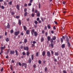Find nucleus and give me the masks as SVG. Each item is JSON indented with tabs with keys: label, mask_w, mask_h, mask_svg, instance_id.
<instances>
[{
	"label": "nucleus",
	"mask_w": 73,
	"mask_h": 73,
	"mask_svg": "<svg viewBox=\"0 0 73 73\" xmlns=\"http://www.w3.org/2000/svg\"><path fill=\"white\" fill-rule=\"evenodd\" d=\"M47 54L48 57H50V53L49 51H47Z\"/></svg>",
	"instance_id": "nucleus-1"
},
{
	"label": "nucleus",
	"mask_w": 73,
	"mask_h": 73,
	"mask_svg": "<svg viewBox=\"0 0 73 73\" xmlns=\"http://www.w3.org/2000/svg\"><path fill=\"white\" fill-rule=\"evenodd\" d=\"M22 66H25V68H27V64H26V63H22Z\"/></svg>",
	"instance_id": "nucleus-2"
},
{
	"label": "nucleus",
	"mask_w": 73,
	"mask_h": 73,
	"mask_svg": "<svg viewBox=\"0 0 73 73\" xmlns=\"http://www.w3.org/2000/svg\"><path fill=\"white\" fill-rule=\"evenodd\" d=\"M24 50H27V51H28V50L29 49V48L28 46H26V47L25 46H24Z\"/></svg>",
	"instance_id": "nucleus-3"
},
{
	"label": "nucleus",
	"mask_w": 73,
	"mask_h": 73,
	"mask_svg": "<svg viewBox=\"0 0 73 73\" xmlns=\"http://www.w3.org/2000/svg\"><path fill=\"white\" fill-rule=\"evenodd\" d=\"M19 33L20 32L19 31L16 32L15 33L14 35L15 36H17V35H19Z\"/></svg>",
	"instance_id": "nucleus-4"
},
{
	"label": "nucleus",
	"mask_w": 73,
	"mask_h": 73,
	"mask_svg": "<svg viewBox=\"0 0 73 73\" xmlns=\"http://www.w3.org/2000/svg\"><path fill=\"white\" fill-rule=\"evenodd\" d=\"M7 28H8V29H9V28H10V25H9V24L8 23L7 25V27H5V28L6 29H7Z\"/></svg>",
	"instance_id": "nucleus-5"
},
{
	"label": "nucleus",
	"mask_w": 73,
	"mask_h": 73,
	"mask_svg": "<svg viewBox=\"0 0 73 73\" xmlns=\"http://www.w3.org/2000/svg\"><path fill=\"white\" fill-rule=\"evenodd\" d=\"M30 33V31L29 30H27L26 31V34L27 35H29Z\"/></svg>",
	"instance_id": "nucleus-6"
},
{
	"label": "nucleus",
	"mask_w": 73,
	"mask_h": 73,
	"mask_svg": "<svg viewBox=\"0 0 73 73\" xmlns=\"http://www.w3.org/2000/svg\"><path fill=\"white\" fill-rule=\"evenodd\" d=\"M10 54H15V51H10Z\"/></svg>",
	"instance_id": "nucleus-7"
},
{
	"label": "nucleus",
	"mask_w": 73,
	"mask_h": 73,
	"mask_svg": "<svg viewBox=\"0 0 73 73\" xmlns=\"http://www.w3.org/2000/svg\"><path fill=\"white\" fill-rule=\"evenodd\" d=\"M36 16L37 17H39L40 16V12L38 11V13H36Z\"/></svg>",
	"instance_id": "nucleus-8"
},
{
	"label": "nucleus",
	"mask_w": 73,
	"mask_h": 73,
	"mask_svg": "<svg viewBox=\"0 0 73 73\" xmlns=\"http://www.w3.org/2000/svg\"><path fill=\"white\" fill-rule=\"evenodd\" d=\"M16 8L17 10H20V6L19 5H17L16 6Z\"/></svg>",
	"instance_id": "nucleus-9"
},
{
	"label": "nucleus",
	"mask_w": 73,
	"mask_h": 73,
	"mask_svg": "<svg viewBox=\"0 0 73 73\" xmlns=\"http://www.w3.org/2000/svg\"><path fill=\"white\" fill-rule=\"evenodd\" d=\"M18 24H19V25H21V21L20 19H19L18 21Z\"/></svg>",
	"instance_id": "nucleus-10"
},
{
	"label": "nucleus",
	"mask_w": 73,
	"mask_h": 73,
	"mask_svg": "<svg viewBox=\"0 0 73 73\" xmlns=\"http://www.w3.org/2000/svg\"><path fill=\"white\" fill-rule=\"evenodd\" d=\"M23 29L24 30H25V31H26L27 30V27H25V26H23Z\"/></svg>",
	"instance_id": "nucleus-11"
},
{
	"label": "nucleus",
	"mask_w": 73,
	"mask_h": 73,
	"mask_svg": "<svg viewBox=\"0 0 73 73\" xmlns=\"http://www.w3.org/2000/svg\"><path fill=\"white\" fill-rule=\"evenodd\" d=\"M35 32V30L34 29H33L31 31V33L32 35H33L34 34V33Z\"/></svg>",
	"instance_id": "nucleus-12"
},
{
	"label": "nucleus",
	"mask_w": 73,
	"mask_h": 73,
	"mask_svg": "<svg viewBox=\"0 0 73 73\" xmlns=\"http://www.w3.org/2000/svg\"><path fill=\"white\" fill-rule=\"evenodd\" d=\"M65 46V44H63L61 46V47L62 48H64Z\"/></svg>",
	"instance_id": "nucleus-13"
},
{
	"label": "nucleus",
	"mask_w": 73,
	"mask_h": 73,
	"mask_svg": "<svg viewBox=\"0 0 73 73\" xmlns=\"http://www.w3.org/2000/svg\"><path fill=\"white\" fill-rule=\"evenodd\" d=\"M31 61H32V60L30 58L28 60L29 63H31Z\"/></svg>",
	"instance_id": "nucleus-14"
},
{
	"label": "nucleus",
	"mask_w": 73,
	"mask_h": 73,
	"mask_svg": "<svg viewBox=\"0 0 73 73\" xmlns=\"http://www.w3.org/2000/svg\"><path fill=\"white\" fill-rule=\"evenodd\" d=\"M5 46L1 47V50H4V49H5Z\"/></svg>",
	"instance_id": "nucleus-15"
},
{
	"label": "nucleus",
	"mask_w": 73,
	"mask_h": 73,
	"mask_svg": "<svg viewBox=\"0 0 73 73\" xmlns=\"http://www.w3.org/2000/svg\"><path fill=\"white\" fill-rule=\"evenodd\" d=\"M42 54L43 56H45V51H43L42 53Z\"/></svg>",
	"instance_id": "nucleus-16"
},
{
	"label": "nucleus",
	"mask_w": 73,
	"mask_h": 73,
	"mask_svg": "<svg viewBox=\"0 0 73 73\" xmlns=\"http://www.w3.org/2000/svg\"><path fill=\"white\" fill-rule=\"evenodd\" d=\"M47 40L48 41H50V36H48L47 37Z\"/></svg>",
	"instance_id": "nucleus-17"
},
{
	"label": "nucleus",
	"mask_w": 73,
	"mask_h": 73,
	"mask_svg": "<svg viewBox=\"0 0 73 73\" xmlns=\"http://www.w3.org/2000/svg\"><path fill=\"white\" fill-rule=\"evenodd\" d=\"M34 35L35 36H37V33L36 31H35L34 32Z\"/></svg>",
	"instance_id": "nucleus-18"
},
{
	"label": "nucleus",
	"mask_w": 73,
	"mask_h": 73,
	"mask_svg": "<svg viewBox=\"0 0 73 73\" xmlns=\"http://www.w3.org/2000/svg\"><path fill=\"white\" fill-rule=\"evenodd\" d=\"M15 52L16 53V56H18V52L16 50H15Z\"/></svg>",
	"instance_id": "nucleus-19"
},
{
	"label": "nucleus",
	"mask_w": 73,
	"mask_h": 73,
	"mask_svg": "<svg viewBox=\"0 0 73 73\" xmlns=\"http://www.w3.org/2000/svg\"><path fill=\"white\" fill-rule=\"evenodd\" d=\"M55 56H58V52H55Z\"/></svg>",
	"instance_id": "nucleus-20"
},
{
	"label": "nucleus",
	"mask_w": 73,
	"mask_h": 73,
	"mask_svg": "<svg viewBox=\"0 0 73 73\" xmlns=\"http://www.w3.org/2000/svg\"><path fill=\"white\" fill-rule=\"evenodd\" d=\"M56 39V37L55 36H54L53 37H52V39L53 40H55Z\"/></svg>",
	"instance_id": "nucleus-21"
},
{
	"label": "nucleus",
	"mask_w": 73,
	"mask_h": 73,
	"mask_svg": "<svg viewBox=\"0 0 73 73\" xmlns=\"http://www.w3.org/2000/svg\"><path fill=\"white\" fill-rule=\"evenodd\" d=\"M44 41V38L42 37L41 38V42H43Z\"/></svg>",
	"instance_id": "nucleus-22"
},
{
	"label": "nucleus",
	"mask_w": 73,
	"mask_h": 73,
	"mask_svg": "<svg viewBox=\"0 0 73 73\" xmlns=\"http://www.w3.org/2000/svg\"><path fill=\"white\" fill-rule=\"evenodd\" d=\"M9 40V38H7L6 40V41H7V42H8Z\"/></svg>",
	"instance_id": "nucleus-23"
},
{
	"label": "nucleus",
	"mask_w": 73,
	"mask_h": 73,
	"mask_svg": "<svg viewBox=\"0 0 73 73\" xmlns=\"http://www.w3.org/2000/svg\"><path fill=\"white\" fill-rule=\"evenodd\" d=\"M10 69H11V70L12 71L13 70V69H12V66L11 65H10Z\"/></svg>",
	"instance_id": "nucleus-24"
},
{
	"label": "nucleus",
	"mask_w": 73,
	"mask_h": 73,
	"mask_svg": "<svg viewBox=\"0 0 73 73\" xmlns=\"http://www.w3.org/2000/svg\"><path fill=\"white\" fill-rule=\"evenodd\" d=\"M24 42L25 43H26L27 42V39H25L24 40Z\"/></svg>",
	"instance_id": "nucleus-25"
},
{
	"label": "nucleus",
	"mask_w": 73,
	"mask_h": 73,
	"mask_svg": "<svg viewBox=\"0 0 73 73\" xmlns=\"http://www.w3.org/2000/svg\"><path fill=\"white\" fill-rule=\"evenodd\" d=\"M29 54H30V52H29L27 51V56H28Z\"/></svg>",
	"instance_id": "nucleus-26"
},
{
	"label": "nucleus",
	"mask_w": 73,
	"mask_h": 73,
	"mask_svg": "<svg viewBox=\"0 0 73 73\" xmlns=\"http://www.w3.org/2000/svg\"><path fill=\"white\" fill-rule=\"evenodd\" d=\"M66 41L67 43L69 42V39L68 38L66 39Z\"/></svg>",
	"instance_id": "nucleus-27"
},
{
	"label": "nucleus",
	"mask_w": 73,
	"mask_h": 73,
	"mask_svg": "<svg viewBox=\"0 0 73 73\" xmlns=\"http://www.w3.org/2000/svg\"><path fill=\"white\" fill-rule=\"evenodd\" d=\"M27 14H28V13L27 12H25L24 14L25 16H27Z\"/></svg>",
	"instance_id": "nucleus-28"
},
{
	"label": "nucleus",
	"mask_w": 73,
	"mask_h": 73,
	"mask_svg": "<svg viewBox=\"0 0 73 73\" xmlns=\"http://www.w3.org/2000/svg\"><path fill=\"white\" fill-rule=\"evenodd\" d=\"M36 57H38V56L39 54L38 52H36Z\"/></svg>",
	"instance_id": "nucleus-29"
},
{
	"label": "nucleus",
	"mask_w": 73,
	"mask_h": 73,
	"mask_svg": "<svg viewBox=\"0 0 73 73\" xmlns=\"http://www.w3.org/2000/svg\"><path fill=\"white\" fill-rule=\"evenodd\" d=\"M51 47L52 48H53V46H54V45L53 44V43H51Z\"/></svg>",
	"instance_id": "nucleus-30"
},
{
	"label": "nucleus",
	"mask_w": 73,
	"mask_h": 73,
	"mask_svg": "<svg viewBox=\"0 0 73 73\" xmlns=\"http://www.w3.org/2000/svg\"><path fill=\"white\" fill-rule=\"evenodd\" d=\"M67 44H68V47H70V44L69 42L67 43Z\"/></svg>",
	"instance_id": "nucleus-31"
},
{
	"label": "nucleus",
	"mask_w": 73,
	"mask_h": 73,
	"mask_svg": "<svg viewBox=\"0 0 73 73\" xmlns=\"http://www.w3.org/2000/svg\"><path fill=\"white\" fill-rule=\"evenodd\" d=\"M10 32L11 33H13V30H11Z\"/></svg>",
	"instance_id": "nucleus-32"
},
{
	"label": "nucleus",
	"mask_w": 73,
	"mask_h": 73,
	"mask_svg": "<svg viewBox=\"0 0 73 73\" xmlns=\"http://www.w3.org/2000/svg\"><path fill=\"white\" fill-rule=\"evenodd\" d=\"M47 27L48 29H50V26L49 25H48Z\"/></svg>",
	"instance_id": "nucleus-33"
},
{
	"label": "nucleus",
	"mask_w": 73,
	"mask_h": 73,
	"mask_svg": "<svg viewBox=\"0 0 73 73\" xmlns=\"http://www.w3.org/2000/svg\"><path fill=\"white\" fill-rule=\"evenodd\" d=\"M31 58L32 60H33V55H31Z\"/></svg>",
	"instance_id": "nucleus-34"
},
{
	"label": "nucleus",
	"mask_w": 73,
	"mask_h": 73,
	"mask_svg": "<svg viewBox=\"0 0 73 73\" xmlns=\"http://www.w3.org/2000/svg\"><path fill=\"white\" fill-rule=\"evenodd\" d=\"M48 69V68H47V67H45L44 70L45 72H46V71Z\"/></svg>",
	"instance_id": "nucleus-35"
},
{
	"label": "nucleus",
	"mask_w": 73,
	"mask_h": 73,
	"mask_svg": "<svg viewBox=\"0 0 73 73\" xmlns=\"http://www.w3.org/2000/svg\"><path fill=\"white\" fill-rule=\"evenodd\" d=\"M60 40L61 42H63V39L62 38H60Z\"/></svg>",
	"instance_id": "nucleus-36"
},
{
	"label": "nucleus",
	"mask_w": 73,
	"mask_h": 73,
	"mask_svg": "<svg viewBox=\"0 0 73 73\" xmlns=\"http://www.w3.org/2000/svg\"><path fill=\"white\" fill-rule=\"evenodd\" d=\"M38 62L40 64H41V60H40L38 61Z\"/></svg>",
	"instance_id": "nucleus-37"
},
{
	"label": "nucleus",
	"mask_w": 73,
	"mask_h": 73,
	"mask_svg": "<svg viewBox=\"0 0 73 73\" xmlns=\"http://www.w3.org/2000/svg\"><path fill=\"white\" fill-rule=\"evenodd\" d=\"M16 18L17 19H19V18H20V16H17L16 17Z\"/></svg>",
	"instance_id": "nucleus-38"
},
{
	"label": "nucleus",
	"mask_w": 73,
	"mask_h": 73,
	"mask_svg": "<svg viewBox=\"0 0 73 73\" xmlns=\"http://www.w3.org/2000/svg\"><path fill=\"white\" fill-rule=\"evenodd\" d=\"M31 16L32 17H34L35 16V15L33 13H32L31 14Z\"/></svg>",
	"instance_id": "nucleus-39"
},
{
	"label": "nucleus",
	"mask_w": 73,
	"mask_h": 73,
	"mask_svg": "<svg viewBox=\"0 0 73 73\" xmlns=\"http://www.w3.org/2000/svg\"><path fill=\"white\" fill-rule=\"evenodd\" d=\"M50 42L51 43H53V40H50Z\"/></svg>",
	"instance_id": "nucleus-40"
},
{
	"label": "nucleus",
	"mask_w": 73,
	"mask_h": 73,
	"mask_svg": "<svg viewBox=\"0 0 73 73\" xmlns=\"http://www.w3.org/2000/svg\"><path fill=\"white\" fill-rule=\"evenodd\" d=\"M34 11H35V8H32V12H34Z\"/></svg>",
	"instance_id": "nucleus-41"
},
{
	"label": "nucleus",
	"mask_w": 73,
	"mask_h": 73,
	"mask_svg": "<svg viewBox=\"0 0 73 73\" xmlns=\"http://www.w3.org/2000/svg\"><path fill=\"white\" fill-rule=\"evenodd\" d=\"M33 67L35 68H36V65L35 64L33 66Z\"/></svg>",
	"instance_id": "nucleus-42"
},
{
	"label": "nucleus",
	"mask_w": 73,
	"mask_h": 73,
	"mask_svg": "<svg viewBox=\"0 0 73 73\" xmlns=\"http://www.w3.org/2000/svg\"><path fill=\"white\" fill-rule=\"evenodd\" d=\"M25 52H23V53H22V54H23V55H25Z\"/></svg>",
	"instance_id": "nucleus-43"
},
{
	"label": "nucleus",
	"mask_w": 73,
	"mask_h": 73,
	"mask_svg": "<svg viewBox=\"0 0 73 73\" xmlns=\"http://www.w3.org/2000/svg\"><path fill=\"white\" fill-rule=\"evenodd\" d=\"M9 50H9V49L7 51V54H8V53H9Z\"/></svg>",
	"instance_id": "nucleus-44"
},
{
	"label": "nucleus",
	"mask_w": 73,
	"mask_h": 73,
	"mask_svg": "<svg viewBox=\"0 0 73 73\" xmlns=\"http://www.w3.org/2000/svg\"><path fill=\"white\" fill-rule=\"evenodd\" d=\"M11 14L12 15H14V14H15V13H14V12H12L11 13Z\"/></svg>",
	"instance_id": "nucleus-45"
},
{
	"label": "nucleus",
	"mask_w": 73,
	"mask_h": 73,
	"mask_svg": "<svg viewBox=\"0 0 73 73\" xmlns=\"http://www.w3.org/2000/svg\"><path fill=\"white\" fill-rule=\"evenodd\" d=\"M27 8H25V9L24 10V11L25 12H27Z\"/></svg>",
	"instance_id": "nucleus-46"
},
{
	"label": "nucleus",
	"mask_w": 73,
	"mask_h": 73,
	"mask_svg": "<svg viewBox=\"0 0 73 73\" xmlns=\"http://www.w3.org/2000/svg\"><path fill=\"white\" fill-rule=\"evenodd\" d=\"M40 20V18L38 17L36 18L37 21H39Z\"/></svg>",
	"instance_id": "nucleus-47"
},
{
	"label": "nucleus",
	"mask_w": 73,
	"mask_h": 73,
	"mask_svg": "<svg viewBox=\"0 0 73 73\" xmlns=\"http://www.w3.org/2000/svg\"><path fill=\"white\" fill-rule=\"evenodd\" d=\"M46 29H47V27L46 26L44 27V30H46Z\"/></svg>",
	"instance_id": "nucleus-48"
},
{
	"label": "nucleus",
	"mask_w": 73,
	"mask_h": 73,
	"mask_svg": "<svg viewBox=\"0 0 73 73\" xmlns=\"http://www.w3.org/2000/svg\"><path fill=\"white\" fill-rule=\"evenodd\" d=\"M42 21V22H44V19H43V18H40Z\"/></svg>",
	"instance_id": "nucleus-49"
},
{
	"label": "nucleus",
	"mask_w": 73,
	"mask_h": 73,
	"mask_svg": "<svg viewBox=\"0 0 73 73\" xmlns=\"http://www.w3.org/2000/svg\"><path fill=\"white\" fill-rule=\"evenodd\" d=\"M42 34H44L45 33V31L44 30H43L42 31Z\"/></svg>",
	"instance_id": "nucleus-50"
},
{
	"label": "nucleus",
	"mask_w": 73,
	"mask_h": 73,
	"mask_svg": "<svg viewBox=\"0 0 73 73\" xmlns=\"http://www.w3.org/2000/svg\"><path fill=\"white\" fill-rule=\"evenodd\" d=\"M12 2V1H11L10 2H9V4H10V5H11Z\"/></svg>",
	"instance_id": "nucleus-51"
},
{
	"label": "nucleus",
	"mask_w": 73,
	"mask_h": 73,
	"mask_svg": "<svg viewBox=\"0 0 73 73\" xmlns=\"http://www.w3.org/2000/svg\"><path fill=\"white\" fill-rule=\"evenodd\" d=\"M40 6H41V5H40V3H39V8H40H40H41V7H40Z\"/></svg>",
	"instance_id": "nucleus-52"
},
{
	"label": "nucleus",
	"mask_w": 73,
	"mask_h": 73,
	"mask_svg": "<svg viewBox=\"0 0 73 73\" xmlns=\"http://www.w3.org/2000/svg\"><path fill=\"white\" fill-rule=\"evenodd\" d=\"M1 8L2 9H4V7L3 6H1Z\"/></svg>",
	"instance_id": "nucleus-53"
},
{
	"label": "nucleus",
	"mask_w": 73,
	"mask_h": 73,
	"mask_svg": "<svg viewBox=\"0 0 73 73\" xmlns=\"http://www.w3.org/2000/svg\"><path fill=\"white\" fill-rule=\"evenodd\" d=\"M35 24H37V23H38V22L37 21H35Z\"/></svg>",
	"instance_id": "nucleus-54"
},
{
	"label": "nucleus",
	"mask_w": 73,
	"mask_h": 73,
	"mask_svg": "<svg viewBox=\"0 0 73 73\" xmlns=\"http://www.w3.org/2000/svg\"><path fill=\"white\" fill-rule=\"evenodd\" d=\"M28 5H29V6H31L32 5V4L31 3H29L28 4Z\"/></svg>",
	"instance_id": "nucleus-55"
},
{
	"label": "nucleus",
	"mask_w": 73,
	"mask_h": 73,
	"mask_svg": "<svg viewBox=\"0 0 73 73\" xmlns=\"http://www.w3.org/2000/svg\"><path fill=\"white\" fill-rule=\"evenodd\" d=\"M62 38H63V39H64V40H65V38L64 36H62Z\"/></svg>",
	"instance_id": "nucleus-56"
},
{
	"label": "nucleus",
	"mask_w": 73,
	"mask_h": 73,
	"mask_svg": "<svg viewBox=\"0 0 73 73\" xmlns=\"http://www.w3.org/2000/svg\"><path fill=\"white\" fill-rule=\"evenodd\" d=\"M63 73H67V72H66V71L65 70L63 71Z\"/></svg>",
	"instance_id": "nucleus-57"
},
{
	"label": "nucleus",
	"mask_w": 73,
	"mask_h": 73,
	"mask_svg": "<svg viewBox=\"0 0 73 73\" xmlns=\"http://www.w3.org/2000/svg\"><path fill=\"white\" fill-rule=\"evenodd\" d=\"M36 42L35 41H33V44H36Z\"/></svg>",
	"instance_id": "nucleus-58"
},
{
	"label": "nucleus",
	"mask_w": 73,
	"mask_h": 73,
	"mask_svg": "<svg viewBox=\"0 0 73 73\" xmlns=\"http://www.w3.org/2000/svg\"><path fill=\"white\" fill-rule=\"evenodd\" d=\"M45 35L46 36H47V35H48V32H46L45 33Z\"/></svg>",
	"instance_id": "nucleus-59"
},
{
	"label": "nucleus",
	"mask_w": 73,
	"mask_h": 73,
	"mask_svg": "<svg viewBox=\"0 0 73 73\" xmlns=\"http://www.w3.org/2000/svg\"><path fill=\"white\" fill-rule=\"evenodd\" d=\"M19 66H21V63L20 62H19Z\"/></svg>",
	"instance_id": "nucleus-60"
},
{
	"label": "nucleus",
	"mask_w": 73,
	"mask_h": 73,
	"mask_svg": "<svg viewBox=\"0 0 73 73\" xmlns=\"http://www.w3.org/2000/svg\"><path fill=\"white\" fill-rule=\"evenodd\" d=\"M54 23H55V24H57V22L54 21Z\"/></svg>",
	"instance_id": "nucleus-61"
},
{
	"label": "nucleus",
	"mask_w": 73,
	"mask_h": 73,
	"mask_svg": "<svg viewBox=\"0 0 73 73\" xmlns=\"http://www.w3.org/2000/svg\"><path fill=\"white\" fill-rule=\"evenodd\" d=\"M51 53L52 54H53L54 52L53 51H51Z\"/></svg>",
	"instance_id": "nucleus-62"
},
{
	"label": "nucleus",
	"mask_w": 73,
	"mask_h": 73,
	"mask_svg": "<svg viewBox=\"0 0 73 73\" xmlns=\"http://www.w3.org/2000/svg\"><path fill=\"white\" fill-rule=\"evenodd\" d=\"M35 46V44H32V46L31 47H33V46Z\"/></svg>",
	"instance_id": "nucleus-63"
},
{
	"label": "nucleus",
	"mask_w": 73,
	"mask_h": 73,
	"mask_svg": "<svg viewBox=\"0 0 73 73\" xmlns=\"http://www.w3.org/2000/svg\"><path fill=\"white\" fill-rule=\"evenodd\" d=\"M38 23H41V20L38 21Z\"/></svg>",
	"instance_id": "nucleus-64"
}]
</instances>
